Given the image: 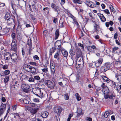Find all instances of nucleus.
Instances as JSON below:
<instances>
[{"label": "nucleus", "instance_id": "774afa93", "mask_svg": "<svg viewBox=\"0 0 121 121\" xmlns=\"http://www.w3.org/2000/svg\"><path fill=\"white\" fill-rule=\"evenodd\" d=\"M94 37L96 39H98L99 38V36L98 35H96L94 36Z\"/></svg>", "mask_w": 121, "mask_h": 121}, {"label": "nucleus", "instance_id": "c756f323", "mask_svg": "<svg viewBox=\"0 0 121 121\" xmlns=\"http://www.w3.org/2000/svg\"><path fill=\"white\" fill-rule=\"evenodd\" d=\"M62 53L65 57H66L68 56V53L67 51L63 50L62 52Z\"/></svg>", "mask_w": 121, "mask_h": 121}, {"label": "nucleus", "instance_id": "dca6fc26", "mask_svg": "<svg viewBox=\"0 0 121 121\" xmlns=\"http://www.w3.org/2000/svg\"><path fill=\"white\" fill-rule=\"evenodd\" d=\"M48 115V113L46 111L42 112L41 113V116L43 118H46Z\"/></svg>", "mask_w": 121, "mask_h": 121}, {"label": "nucleus", "instance_id": "9d476101", "mask_svg": "<svg viewBox=\"0 0 121 121\" xmlns=\"http://www.w3.org/2000/svg\"><path fill=\"white\" fill-rule=\"evenodd\" d=\"M11 58L12 61L15 62L17 58L18 57L16 54L14 53L11 56Z\"/></svg>", "mask_w": 121, "mask_h": 121}, {"label": "nucleus", "instance_id": "49530a36", "mask_svg": "<svg viewBox=\"0 0 121 121\" xmlns=\"http://www.w3.org/2000/svg\"><path fill=\"white\" fill-rule=\"evenodd\" d=\"M34 79L38 80L40 79V78L38 76H35L34 77Z\"/></svg>", "mask_w": 121, "mask_h": 121}, {"label": "nucleus", "instance_id": "58836bf2", "mask_svg": "<svg viewBox=\"0 0 121 121\" xmlns=\"http://www.w3.org/2000/svg\"><path fill=\"white\" fill-rule=\"evenodd\" d=\"M45 68L42 69V70L43 72H46L48 71V68L47 66H44Z\"/></svg>", "mask_w": 121, "mask_h": 121}, {"label": "nucleus", "instance_id": "4be33fe9", "mask_svg": "<svg viewBox=\"0 0 121 121\" xmlns=\"http://www.w3.org/2000/svg\"><path fill=\"white\" fill-rule=\"evenodd\" d=\"M10 14L9 13H6L5 16L4 18L6 20H8L10 19Z\"/></svg>", "mask_w": 121, "mask_h": 121}, {"label": "nucleus", "instance_id": "6e6552de", "mask_svg": "<svg viewBox=\"0 0 121 121\" xmlns=\"http://www.w3.org/2000/svg\"><path fill=\"white\" fill-rule=\"evenodd\" d=\"M61 42L60 41H57L55 43V47L58 50H60L61 45Z\"/></svg>", "mask_w": 121, "mask_h": 121}, {"label": "nucleus", "instance_id": "72a5a7b5", "mask_svg": "<svg viewBox=\"0 0 121 121\" xmlns=\"http://www.w3.org/2000/svg\"><path fill=\"white\" fill-rule=\"evenodd\" d=\"M5 77L4 79V82L5 83L7 82L9 80V76H5Z\"/></svg>", "mask_w": 121, "mask_h": 121}, {"label": "nucleus", "instance_id": "680f3d73", "mask_svg": "<svg viewBox=\"0 0 121 121\" xmlns=\"http://www.w3.org/2000/svg\"><path fill=\"white\" fill-rule=\"evenodd\" d=\"M78 45L79 46L81 47V48H82V49H83L84 48V46L82 44L80 43H78Z\"/></svg>", "mask_w": 121, "mask_h": 121}, {"label": "nucleus", "instance_id": "ddd939ff", "mask_svg": "<svg viewBox=\"0 0 121 121\" xmlns=\"http://www.w3.org/2000/svg\"><path fill=\"white\" fill-rule=\"evenodd\" d=\"M97 15L99 17L100 20L103 22H105L106 21V19L104 17L103 15L101 13H98L97 14Z\"/></svg>", "mask_w": 121, "mask_h": 121}, {"label": "nucleus", "instance_id": "5fc2aeb1", "mask_svg": "<svg viewBox=\"0 0 121 121\" xmlns=\"http://www.w3.org/2000/svg\"><path fill=\"white\" fill-rule=\"evenodd\" d=\"M88 50L90 52H92L93 51V49H92L91 46H88L87 47Z\"/></svg>", "mask_w": 121, "mask_h": 121}, {"label": "nucleus", "instance_id": "69168bd1", "mask_svg": "<svg viewBox=\"0 0 121 121\" xmlns=\"http://www.w3.org/2000/svg\"><path fill=\"white\" fill-rule=\"evenodd\" d=\"M118 36L117 34V33H115L114 35V38L116 39Z\"/></svg>", "mask_w": 121, "mask_h": 121}, {"label": "nucleus", "instance_id": "8fccbe9b", "mask_svg": "<svg viewBox=\"0 0 121 121\" xmlns=\"http://www.w3.org/2000/svg\"><path fill=\"white\" fill-rule=\"evenodd\" d=\"M73 115L72 114H70L69 116L67 119V121H70V120L71 118V117L73 116Z\"/></svg>", "mask_w": 121, "mask_h": 121}, {"label": "nucleus", "instance_id": "c9c22d12", "mask_svg": "<svg viewBox=\"0 0 121 121\" xmlns=\"http://www.w3.org/2000/svg\"><path fill=\"white\" fill-rule=\"evenodd\" d=\"M19 101L20 102H21L22 103H24L27 104V102H26V99H23L22 98L20 99L19 100Z\"/></svg>", "mask_w": 121, "mask_h": 121}, {"label": "nucleus", "instance_id": "a211bd4d", "mask_svg": "<svg viewBox=\"0 0 121 121\" xmlns=\"http://www.w3.org/2000/svg\"><path fill=\"white\" fill-rule=\"evenodd\" d=\"M51 7L54 9L55 11L58 12V6H56L55 4L53 3L52 4Z\"/></svg>", "mask_w": 121, "mask_h": 121}, {"label": "nucleus", "instance_id": "7ed1b4c3", "mask_svg": "<svg viewBox=\"0 0 121 121\" xmlns=\"http://www.w3.org/2000/svg\"><path fill=\"white\" fill-rule=\"evenodd\" d=\"M17 41H12V43L11 44V49L15 52L17 50Z\"/></svg>", "mask_w": 121, "mask_h": 121}, {"label": "nucleus", "instance_id": "a878e982", "mask_svg": "<svg viewBox=\"0 0 121 121\" xmlns=\"http://www.w3.org/2000/svg\"><path fill=\"white\" fill-rule=\"evenodd\" d=\"M55 34V39H56L58 38L59 35V31L57 29L56 30Z\"/></svg>", "mask_w": 121, "mask_h": 121}, {"label": "nucleus", "instance_id": "2eb2a0df", "mask_svg": "<svg viewBox=\"0 0 121 121\" xmlns=\"http://www.w3.org/2000/svg\"><path fill=\"white\" fill-rule=\"evenodd\" d=\"M11 54L9 52L6 53L5 54L4 56V59L6 60H9L11 57Z\"/></svg>", "mask_w": 121, "mask_h": 121}, {"label": "nucleus", "instance_id": "09e8293b", "mask_svg": "<svg viewBox=\"0 0 121 121\" xmlns=\"http://www.w3.org/2000/svg\"><path fill=\"white\" fill-rule=\"evenodd\" d=\"M36 95L41 98L43 97L44 96L43 93H42V94H37Z\"/></svg>", "mask_w": 121, "mask_h": 121}, {"label": "nucleus", "instance_id": "412c9836", "mask_svg": "<svg viewBox=\"0 0 121 121\" xmlns=\"http://www.w3.org/2000/svg\"><path fill=\"white\" fill-rule=\"evenodd\" d=\"M77 57L78 58V59H79L80 57H82V53L80 50H79L78 52H77L76 53Z\"/></svg>", "mask_w": 121, "mask_h": 121}, {"label": "nucleus", "instance_id": "052dcab7", "mask_svg": "<svg viewBox=\"0 0 121 121\" xmlns=\"http://www.w3.org/2000/svg\"><path fill=\"white\" fill-rule=\"evenodd\" d=\"M0 76L1 77L2 76H5V73L4 72V71H1L0 73Z\"/></svg>", "mask_w": 121, "mask_h": 121}, {"label": "nucleus", "instance_id": "c03bdc74", "mask_svg": "<svg viewBox=\"0 0 121 121\" xmlns=\"http://www.w3.org/2000/svg\"><path fill=\"white\" fill-rule=\"evenodd\" d=\"M27 44L29 46L30 48H31L32 46V44H31V42L30 40V42L29 41V40L27 41Z\"/></svg>", "mask_w": 121, "mask_h": 121}, {"label": "nucleus", "instance_id": "f3484780", "mask_svg": "<svg viewBox=\"0 0 121 121\" xmlns=\"http://www.w3.org/2000/svg\"><path fill=\"white\" fill-rule=\"evenodd\" d=\"M103 92L104 94H107L109 91L108 88L106 86H105L102 89Z\"/></svg>", "mask_w": 121, "mask_h": 121}, {"label": "nucleus", "instance_id": "a19ab883", "mask_svg": "<svg viewBox=\"0 0 121 121\" xmlns=\"http://www.w3.org/2000/svg\"><path fill=\"white\" fill-rule=\"evenodd\" d=\"M28 81L30 82H32L34 81V78L32 77L30 78L28 80Z\"/></svg>", "mask_w": 121, "mask_h": 121}, {"label": "nucleus", "instance_id": "ea45409f", "mask_svg": "<svg viewBox=\"0 0 121 121\" xmlns=\"http://www.w3.org/2000/svg\"><path fill=\"white\" fill-rule=\"evenodd\" d=\"M5 74V76H6V75H9L10 73V70H7L4 71Z\"/></svg>", "mask_w": 121, "mask_h": 121}, {"label": "nucleus", "instance_id": "bf43d9fd", "mask_svg": "<svg viewBox=\"0 0 121 121\" xmlns=\"http://www.w3.org/2000/svg\"><path fill=\"white\" fill-rule=\"evenodd\" d=\"M33 57L35 60H39V57L37 55H35L33 56Z\"/></svg>", "mask_w": 121, "mask_h": 121}, {"label": "nucleus", "instance_id": "2f4dec72", "mask_svg": "<svg viewBox=\"0 0 121 121\" xmlns=\"http://www.w3.org/2000/svg\"><path fill=\"white\" fill-rule=\"evenodd\" d=\"M6 107V105L5 104L2 103L0 106V108L2 109H3L5 110Z\"/></svg>", "mask_w": 121, "mask_h": 121}, {"label": "nucleus", "instance_id": "864d4df0", "mask_svg": "<svg viewBox=\"0 0 121 121\" xmlns=\"http://www.w3.org/2000/svg\"><path fill=\"white\" fill-rule=\"evenodd\" d=\"M77 113H78L81 114H82V109L80 108H78V111Z\"/></svg>", "mask_w": 121, "mask_h": 121}, {"label": "nucleus", "instance_id": "f8f14e48", "mask_svg": "<svg viewBox=\"0 0 121 121\" xmlns=\"http://www.w3.org/2000/svg\"><path fill=\"white\" fill-rule=\"evenodd\" d=\"M60 57V52H57L54 54V58L59 61Z\"/></svg>", "mask_w": 121, "mask_h": 121}, {"label": "nucleus", "instance_id": "e433bc0d", "mask_svg": "<svg viewBox=\"0 0 121 121\" xmlns=\"http://www.w3.org/2000/svg\"><path fill=\"white\" fill-rule=\"evenodd\" d=\"M7 23L9 24H12L14 21L13 20L12 18H11L10 19L7 20Z\"/></svg>", "mask_w": 121, "mask_h": 121}, {"label": "nucleus", "instance_id": "cd10ccee", "mask_svg": "<svg viewBox=\"0 0 121 121\" xmlns=\"http://www.w3.org/2000/svg\"><path fill=\"white\" fill-rule=\"evenodd\" d=\"M38 109V108H33L31 111V112L33 114H35L37 112Z\"/></svg>", "mask_w": 121, "mask_h": 121}, {"label": "nucleus", "instance_id": "3c124183", "mask_svg": "<svg viewBox=\"0 0 121 121\" xmlns=\"http://www.w3.org/2000/svg\"><path fill=\"white\" fill-rule=\"evenodd\" d=\"M30 104L31 106L32 107H34L37 106V104L35 103H31Z\"/></svg>", "mask_w": 121, "mask_h": 121}, {"label": "nucleus", "instance_id": "9b49d317", "mask_svg": "<svg viewBox=\"0 0 121 121\" xmlns=\"http://www.w3.org/2000/svg\"><path fill=\"white\" fill-rule=\"evenodd\" d=\"M86 3L88 6L90 7L93 8L96 7L95 4L94 3L91 1H87Z\"/></svg>", "mask_w": 121, "mask_h": 121}, {"label": "nucleus", "instance_id": "6ab92c4d", "mask_svg": "<svg viewBox=\"0 0 121 121\" xmlns=\"http://www.w3.org/2000/svg\"><path fill=\"white\" fill-rule=\"evenodd\" d=\"M115 77L117 78V80L118 81V82L121 84V75L117 74L116 75Z\"/></svg>", "mask_w": 121, "mask_h": 121}, {"label": "nucleus", "instance_id": "c85d7f7f", "mask_svg": "<svg viewBox=\"0 0 121 121\" xmlns=\"http://www.w3.org/2000/svg\"><path fill=\"white\" fill-rule=\"evenodd\" d=\"M110 111H106L105 112L104 115V116L105 118H107L108 117V116L110 114Z\"/></svg>", "mask_w": 121, "mask_h": 121}, {"label": "nucleus", "instance_id": "aec40b11", "mask_svg": "<svg viewBox=\"0 0 121 121\" xmlns=\"http://www.w3.org/2000/svg\"><path fill=\"white\" fill-rule=\"evenodd\" d=\"M51 71V74L54 75L55 71V68L54 66H50Z\"/></svg>", "mask_w": 121, "mask_h": 121}, {"label": "nucleus", "instance_id": "bb28decb", "mask_svg": "<svg viewBox=\"0 0 121 121\" xmlns=\"http://www.w3.org/2000/svg\"><path fill=\"white\" fill-rule=\"evenodd\" d=\"M36 69L35 68L31 66L30 70V72L32 73H35L36 72Z\"/></svg>", "mask_w": 121, "mask_h": 121}, {"label": "nucleus", "instance_id": "4c0bfd02", "mask_svg": "<svg viewBox=\"0 0 121 121\" xmlns=\"http://www.w3.org/2000/svg\"><path fill=\"white\" fill-rule=\"evenodd\" d=\"M68 63L69 65V66H71L73 64V60L72 59H71L68 61Z\"/></svg>", "mask_w": 121, "mask_h": 121}, {"label": "nucleus", "instance_id": "79ce46f5", "mask_svg": "<svg viewBox=\"0 0 121 121\" xmlns=\"http://www.w3.org/2000/svg\"><path fill=\"white\" fill-rule=\"evenodd\" d=\"M103 60L102 59L100 58H99V59L97 61H96V62L99 63L101 64L103 62Z\"/></svg>", "mask_w": 121, "mask_h": 121}, {"label": "nucleus", "instance_id": "473e14b6", "mask_svg": "<svg viewBox=\"0 0 121 121\" xmlns=\"http://www.w3.org/2000/svg\"><path fill=\"white\" fill-rule=\"evenodd\" d=\"M73 3H75L81 4L82 3V1L80 0H73Z\"/></svg>", "mask_w": 121, "mask_h": 121}, {"label": "nucleus", "instance_id": "1a4fd4ad", "mask_svg": "<svg viewBox=\"0 0 121 121\" xmlns=\"http://www.w3.org/2000/svg\"><path fill=\"white\" fill-rule=\"evenodd\" d=\"M94 29L95 31L96 32L97 34H98L99 31H101L100 28L99 26L95 23L94 24Z\"/></svg>", "mask_w": 121, "mask_h": 121}, {"label": "nucleus", "instance_id": "a18cd8bd", "mask_svg": "<svg viewBox=\"0 0 121 121\" xmlns=\"http://www.w3.org/2000/svg\"><path fill=\"white\" fill-rule=\"evenodd\" d=\"M8 67V66L7 65H5L2 66V68L4 69H7Z\"/></svg>", "mask_w": 121, "mask_h": 121}, {"label": "nucleus", "instance_id": "f704fd0d", "mask_svg": "<svg viewBox=\"0 0 121 121\" xmlns=\"http://www.w3.org/2000/svg\"><path fill=\"white\" fill-rule=\"evenodd\" d=\"M16 35L14 33H13L11 35V37L12 38V41H17L16 39H15Z\"/></svg>", "mask_w": 121, "mask_h": 121}, {"label": "nucleus", "instance_id": "7c9ffc66", "mask_svg": "<svg viewBox=\"0 0 121 121\" xmlns=\"http://www.w3.org/2000/svg\"><path fill=\"white\" fill-rule=\"evenodd\" d=\"M75 96L76 97L78 101H80L81 100V97L79 95L78 93H76L75 94Z\"/></svg>", "mask_w": 121, "mask_h": 121}, {"label": "nucleus", "instance_id": "13d9d810", "mask_svg": "<svg viewBox=\"0 0 121 121\" xmlns=\"http://www.w3.org/2000/svg\"><path fill=\"white\" fill-rule=\"evenodd\" d=\"M30 64L32 65L37 66L36 63L34 62H30Z\"/></svg>", "mask_w": 121, "mask_h": 121}, {"label": "nucleus", "instance_id": "6e6d98bb", "mask_svg": "<svg viewBox=\"0 0 121 121\" xmlns=\"http://www.w3.org/2000/svg\"><path fill=\"white\" fill-rule=\"evenodd\" d=\"M17 104L13 106V111L16 110L17 107Z\"/></svg>", "mask_w": 121, "mask_h": 121}, {"label": "nucleus", "instance_id": "603ef678", "mask_svg": "<svg viewBox=\"0 0 121 121\" xmlns=\"http://www.w3.org/2000/svg\"><path fill=\"white\" fill-rule=\"evenodd\" d=\"M5 110L3 109H2L0 108V115H1L3 114Z\"/></svg>", "mask_w": 121, "mask_h": 121}, {"label": "nucleus", "instance_id": "f257e3e1", "mask_svg": "<svg viewBox=\"0 0 121 121\" xmlns=\"http://www.w3.org/2000/svg\"><path fill=\"white\" fill-rule=\"evenodd\" d=\"M111 65L110 64L106 63L101 67L100 70L102 72H105L110 68Z\"/></svg>", "mask_w": 121, "mask_h": 121}, {"label": "nucleus", "instance_id": "5701e85b", "mask_svg": "<svg viewBox=\"0 0 121 121\" xmlns=\"http://www.w3.org/2000/svg\"><path fill=\"white\" fill-rule=\"evenodd\" d=\"M75 81L79 84H82V82L81 81V80L80 79V76L79 75H77Z\"/></svg>", "mask_w": 121, "mask_h": 121}, {"label": "nucleus", "instance_id": "e2e57ef3", "mask_svg": "<svg viewBox=\"0 0 121 121\" xmlns=\"http://www.w3.org/2000/svg\"><path fill=\"white\" fill-rule=\"evenodd\" d=\"M1 100L3 102H5L6 101L5 98L3 97H2L1 98Z\"/></svg>", "mask_w": 121, "mask_h": 121}, {"label": "nucleus", "instance_id": "b1692460", "mask_svg": "<svg viewBox=\"0 0 121 121\" xmlns=\"http://www.w3.org/2000/svg\"><path fill=\"white\" fill-rule=\"evenodd\" d=\"M56 50V48L55 47H52L51 48L49 51L50 55H52V53H53L55 52Z\"/></svg>", "mask_w": 121, "mask_h": 121}, {"label": "nucleus", "instance_id": "de8ad7c7", "mask_svg": "<svg viewBox=\"0 0 121 121\" xmlns=\"http://www.w3.org/2000/svg\"><path fill=\"white\" fill-rule=\"evenodd\" d=\"M103 11L106 14H110L109 11L108 9H105L103 10Z\"/></svg>", "mask_w": 121, "mask_h": 121}, {"label": "nucleus", "instance_id": "20e7f679", "mask_svg": "<svg viewBox=\"0 0 121 121\" xmlns=\"http://www.w3.org/2000/svg\"><path fill=\"white\" fill-rule=\"evenodd\" d=\"M45 83L46 85H47L49 88H52L54 87V84L52 81L50 80H46L45 81Z\"/></svg>", "mask_w": 121, "mask_h": 121}, {"label": "nucleus", "instance_id": "0eeeda50", "mask_svg": "<svg viewBox=\"0 0 121 121\" xmlns=\"http://www.w3.org/2000/svg\"><path fill=\"white\" fill-rule=\"evenodd\" d=\"M62 108L60 106L55 107L54 108L55 112L60 115L62 111Z\"/></svg>", "mask_w": 121, "mask_h": 121}, {"label": "nucleus", "instance_id": "37998d69", "mask_svg": "<svg viewBox=\"0 0 121 121\" xmlns=\"http://www.w3.org/2000/svg\"><path fill=\"white\" fill-rule=\"evenodd\" d=\"M22 29L21 26L19 24L18 26L17 30L18 31H20Z\"/></svg>", "mask_w": 121, "mask_h": 121}, {"label": "nucleus", "instance_id": "39448f33", "mask_svg": "<svg viewBox=\"0 0 121 121\" xmlns=\"http://www.w3.org/2000/svg\"><path fill=\"white\" fill-rule=\"evenodd\" d=\"M31 67V66L27 64H24L23 66V68L24 70L28 72H30V70Z\"/></svg>", "mask_w": 121, "mask_h": 121}, {"label": "nucleus", "instance_id": "393cba45", "mask_svg": "<svg viewBox=\"0 0 121 121\" xmlns=\"http://www.w3.org/2000/svg\"><path fill=\"white\" fill-rule=\"evenodd\" d=\"M100 76L105 81H106L108 83L109 82V81L108 80V78L106 76L102 75Z\"/></svg>", "mask_w": 121, "mask_h": 121}, {"label": "nucleus", "instance_id": "338daca9", "mask_svg": "<svg viewBox=\"0 0 121 121\" xmlns=\"http://www.w3.org/2000/svg\"><path fill=\"white\" fill-rule=\"evenodd\" d=\"M101 64H100V63H97L96 62V61L95 63V66H96L97 67H98V66H100V65Z\"/></svg>", "mask_w": 121, "mask_h": 121}, {"label": "nucleus", "instance_id": "4468645a", "mask_svg": "<svg viewBox=\"0 0 121 121\" xmlns=\"http://www.w3.org/2000/svg\"><path fill=\"white\" fill-rule=\"evenodd\" d=\"M82 63L83 61L82 60H79L78 59L76 63V67L77 68H79L80 65Z\"/></svg>", "mask_w": 121, "mask_h": 121}, {"label": "nucleus", "instance_id": "0e129e2a", "mask_svg": "<svg viewBox=\"0 0 121 121\" xmlns=\"http://www.w3.org/2000/svg\"><path fill=\"white\" fill-rule=\"evenodd\" d=\"M48 31L46 30H44L43 33V35H44L46 36L47 33Z\"/></svg>", "mask_w": 121, "mask_h": 121}, {"label": "nucleus", "instance_id": "4d7b16f0", "mask_svg": "<svg viewBox=\"0 0 121 121\" xmlns=\"http://www.w3.org/2000/svg\"><path fill=\"white\" fill-rule=\"evenodd\" d=\"M33 101L35 102H39V99L38 98H35L33 99Z\"/></svg>", "mask_w": 121, "mask_h": 121}, {"label": "nucleus", "instance_id": "423d86ee", "mask_svg": "<svg viewBox=\"0 0 121 121\" xmlns=\"http://www.w3.org/2000/svg\"><path fill=\"white\" fill-rule=\"evenodd\" d=\"M75 25L76 26V28H78L79 26L78 22L74 20H73V22L70 25V26L71 28H73L74 27Z\"/></svg>", "mask_w": 121, "mask_h": 121}, {"label": "nucleus", "instance_id": "f03ea898", "mask_svg": "<svg viewBox=\"0 0 121 121\" xmlns=\"http://www.w3.org/2000/svg\"><path fill=\"white\" fill-rule=\"evenodd\" d=\"M22 88L23 91L27 93L28 92V90L30 88V86L27 84H23L22 85Z\"/></svg>", "mask_w": 121, "mask_h": 121}]
</instances>
